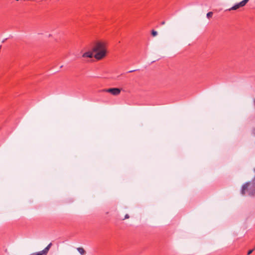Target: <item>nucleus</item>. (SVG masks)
I'll list each match as a JSON object with an SVG mask.
<instances>
[{
	"instance_id": "9b49d317",
	"label": "nucleus",
	"mask_w": 255,
	"mask_h": 255,
	"mask_svg": "<svg viewBox=\"0 0 255 255\" xmlns=\"http://www.w3.org/2000/svg\"><path fill=\"white\" fill-rule=\"evenodd\" d=\"M129 218V216L128 214H126L125 216V218L123 220L128 219Z\"/></svg>"
},
{
	"instance_id": "9d476101",
	"label": "nucleus",
	"mask_w": 255,
	"mask_h": 255,
	"mask_svg": "<svg viewBox=\"0 0 255 255\" xmlns=\"http://www.w3.org/2000/svg\"><path fill=\"white\" fill-rule=\"evenodd\" d=\"M255 250V247L253 250H249L248 252V255L251 254Z\"/></svg>"
},
{
	"instance_id": "f8f14e48",
	"label": "nucleus",
	"mask_w": 255,
	"mask_h": 255,
	"mask_svg": "<svg viewBox=\"0 0 255 255\" xmlns=\"http://www.w3.org/2000/svg\"><path fill=\"white\" fill-rule=\"evenodd\" d=\"M165 22L164 21H162V22H161V25H164V24H165Z\"/></svg>"
},
{
	"instance_id": "1a4fd4ad",
	"label": "nucleus",
	"mask_w": 255,
	"mask_h": 255,
	"mask_svg": "<svg viewBox=\"0 0 255 255\" xmlns=\"http://www.w3.org/2000/svg\"><path fill=\"white\" fill-rule=\"evenodd\" d=\"M151 35L153 36H155L157 35V31H156L155 30H152L151 31Z\"/></svg>"
},
{
	"instance_id": "ddd939ff",
	"label": "nucleus",
	"mask_w": 255,
	"mask_h": 255,
	"mask_svg": "<svg viewBox=\"0 0 255 255\" xmlns=\"http://www.w3.org/2000/svg\"><path fill=\"white\" fill-rule=\"evenodd\" d=\"M136 71L135 70H133L129 71H128V73H131V72H134V71Z\"/></svg>"
},
{
	"instance_id": "20e7f679",
	"label": "nucleus",
	"mask_w": 255,
	"mask_h": 255,
	"mask_svg": "<svg viewBox=\"0 0 255 255\" xmlns=\"http://www.w3.org/2000/svg\"><path fill=\"white\" fill-rule=\"evenodd\" d=\"M249 0H243L239 3H237L234 6L231 7V8L227 9V11H231V10H236L240 7H242L246 5V4L248 2Z\"/></svg>"
},
{
	"instance_id": "f257e3e1",
	"label": "nucleus",
	"mask_w": 255,
	"mask_h": 255,
	"mask_svg": "<svg viewBox=\"0 0 255 255\" xmlns=\"http://www.w3.org/2000/svg\"><path fill=\"white\" fill-rule=\"evenodd\" d=\"M92 51L95 53L94 57L97 60H100L106 57L107 54L106 44L102 41H97L95 43L92 48ZM83 57L92 58L93 57L92 52L88 51L82 55Z\"/></svg>"
},
{
	"instance_id": "7ed1b4c3",
	"label": "nucleus",
	"mask_w": 255,
	"mask_h": 255,
	"mask_svg": "<svg viewBox=\"0 0 255 255\" xmlns=\"http://www.w3.org/2000/svg\"><path fill=\"white\" fill-rule=\"evenodd\" d=\"M103 92L110 93L114 96H118L120 95L121 92V89L118 88H112L109 89H104L102 90Z\"/></svg>"
},
{
	"instance_id": "423d86ee",
	"label": "nucleus",
	"mask_w": 255,
	"mask_h": 255,
	"mask_svg": "<svg viewBox=\"0 0 255 255\" xmlns=\"http://www.w3.org/2000/svg\"><path fill=\"white\" fill-rule=\"evenodd\" d=\"M77 250L79 252V253L82 255H84L86 254L85 251L82 248H78Z\"/></svg>"
},
{
	"instance_id": "6e6552de",
	"label": "nucleus",
	"mask_w": 255,
	"mask_h": 255,
	"mask_svg": "<svg viewBox=\"0 0 255 255\" xmlns=\"http://www.w3.org/2000/svg\"><path fill=\"white\" fill-rule=\"evenodd\" d=\"M29 255H43L41 252L32 253Z\"/></svg>"
},
{
	"instance_id": "39448f33",
	"label": "nucleus",
	"mask_w": 255,
	"mask_h": 255,
	"mask_svg": "<svg viewBox=\"0 0 255 255\" xmlns=\"http://www.w3.org/2000/svg\"><path fill=\"white\" fill-rule=\"evenodd\" d=\"M51 246L52 243H50L43 250L40 252L43 255H46Z\"/></svg>"
},
{
	"instance_id": "0eeeda50",
	"label": "nucleus",
	"mask_w": 255,
	"mask_h": 255,
	"mask_svg": "<svg viewBox=\"0 0 255 255\" xmlns=\"http://www.w3.org/2000/svg\"><path fill=\"white\" fill-rule=\"evenodd\" d=\"M213 14V12H211V11L208 12L207 14V18H211Z\"/></svg>"
},
{
	"instance_id": "f03ea898",
	"label": "nucleus",
	"mask_w": 255,
	"mask_h": 255,
	"mask_svg": "<svg viewBox=\"0 0 255 255\" xmlns=\"http://www.w3.org/2000/svg\"><path fill=\"white\" fill-rule=\"evenodd\" d=\"M246 192L249 196L251 197L255 196V176L251 181L246 182L243 185L241 193L243 195H244Z\"/></svg>"
}]
</instances>
